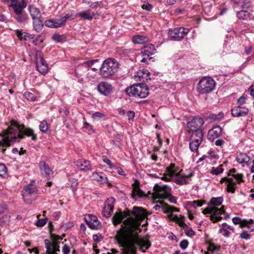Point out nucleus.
<instances>
[{
    "mask_svg": "<svg viewBox=\"0 0 254 254\" xmlns=\"http://www.w3.org/2000/svg\"><path fill=\"white\" fill-rule=\"evenodd\" d=\"M115 199L113 197H110L107 199L102 212L103 216L108 217L111 215L114 209V203Z\"/></svg>",
    "mask_w": 254,
    "mask_h": 254,
    "instance_id": "18",
    "label": "nucleus"
},
{
    "mask_svg": "<svg viewBox=\"0 0 254 254\" xmlns=\"http://www.w3.org/2000/svg\"><path fill=\"white\" fill-rule=\"evenodd\" d=\"M155 192L153 194V198L156 199H166L170 195L171 188L167 185L159 186L156 185L154 187Z\"/></svg>",
    "mask_w": 254,
    "mask_h": 254,
    "instance_id": "9",
    "label": "nucleus"
},
{
    "mask_svg": "<svg viewBox=\"0 0 254 254\" xmlns=\"http://www.w3.org/2000/svg\"><path fill=\"white\" fill-rule=\"evenodd\" d=\"M35 60L38 71L42 74H45L48 71V66L43 59L41 51H38L36 52Z\"/></svg>",
    "mask_w": 254,
    "mask_h": 254,
    "instance_id": "13",
    "label": "nucleus"
},
{
    "mask_svg": "<svg viewBox=\"0 0 254 254\" xmlns=\"http://www.w3.org/2000/svg\"><path fill=\"white\" fill-rule=\"evenodd\" d=\"M7 172V168L3 164H0V176L4 177Z\"/></svg>",
    "mask_w": 254,
    "mask_h": 254,
    "instance_id": "47",
    "label": "nucleus"
},
{
    "mask_svg": "<svg viewBox=\"0 0 254 254\" xmlns=\"http://www.w3.org/2000/svg\"><path fill=\"white\" fill-rule=\"evenodd\" d=\"M148 77L149 72L147 70L144 69L138 70L134 75V78L136 81L142 82L147 81Z\"/></svg>",
    "mask_w": 254,
    "mask_h": 254,
    "instance_id": "22",
    "label": "nucleus"
},
{
    "mask_svg": "<svg viewBox=\"0 0 254 254\" xmlns=\"http://www.w3.org/2000/svg\"><path fill=\"white\" fill-rule=\"evenodd\" d=\"M213 207H212L211 206L208 205V206L206 208L204 209L203 210V211H202L203 214H210L211 215L212 211H213Z\"/></svg>",
    "mask_w": 254,
    "mask_h": 254,
    "instance_id": "56",
    "label": "nucleus"
},
{
    "mask_svg": "<svg viewBox=\"0 0 254 254\" xmlns=\"http://www.w3.org/2000/svg\"><path fill=\"white\" fill-rule=\"evenodd\" d=\"M83 127L85 128L88 131H92L93 130V127L91 125H90L89 124H88L87 122H85L83 125Z\"/></svg>",
    "mask_w": 254,
    "mask_h": 254,
    "instance_id": "61",
    "label": "nucleus"
},
{
    "mask_svg": "<svg viewBox=\"0 0 254 254\" xmlns=\"http://www.w3.org/2000/svg\"><path fill=\"white\" fill-rule=\"evenodd\" d=\"M87 66L94 71L97 70L101 67L100 64L98 63V60H93L88 62Z\"/></svg>",
    "mask_w": 254,
    "mask_h": 254,
    "instance_id": "38",
    "label": "nucleus"
},
{
    "mask_svg": "<svg viewBox=\"0 0 254 254\" xmlns=\"http://www.w3.org/2000/svg\"><path fill=\"white\" fill-rule=\"evenodd\" d=\"M39 167L41 175L43 177L48 178L53 174L52 170L46 164L45 161H42L40 162Z\"/></svg>",
    "mask_w": 254,
    "mask_h": 254,
    "instance_id": "21",
    "label": "nucleus"
},
{
    "mask_svg": "<svg viewBox=\"0 0 254 254\" xmlns=\"http://www.w3.org/2000/svg\"><path fill=\"white\" fill-rule=\"evenodd\" d=\"M29 10L32 19L41 17V14L38 8L33 5L29 7Z\"/></svg>",
    "mask_w": 254,
    "mask_h": 254,
    "instance_id": "29",
    "label": "nucleus"
},
{
    "mask_svg": "<svg viewBox=\"0 0 254 254\" xmlns=\"http://www.w3.org/2000/svg\"><path fill=\"white\" fill-rule=\"evenodd\" d=\"M203 124L204 121L201 118L195 117L187 123V127L189 129V132L190 131H192V132L202 131L201 127Z\"/></svg>",
    "mask_w": 254,
    "mask_h": 254,
    "instance_id": "12",
    "label": "nucleus"
},
{
    "mask_svg": "<svg viewBox=\"0 0 254 254\" xmlns=\"http://www.w3.org/2000/svg\"><path fill=\"white\" fill-rule=\"evenodd\" d=\"M85 220L89 227L93 229H99L102 227L101 223L95 215L89 214L85 217Z\"/></svg>",
    "mask_w": 254,
    "mask_h": 254,
    "instance_id": "17",
    "label": "nucleus"
},
{
    "mask_svg": "<svg viewBox=\"0 0 254 254\" xmlns=\"http://www.w3.org/2000/svg\"><path fill=\"white\" fill-rule=\"evenodd\" d=\"M232 232H234V229L226 223H223L219 230V232L224 237H229Z\"/></svg>",
    "mask_w": 254,
    "mask_h": 254,
    "instance_id": "25",
    "label": "nucleus"
},
{
    "mask_svg": "<svg viewBox=\"0 0 254 254\" xmlns=\"http://www.w3.org/2000/svg\"><path fill=\"white\" fill-rule=\"evenodd\" d=\"M70 251V248L67 245H64L62 248V252L64 254H69Z\"/></svg>",
    "mask_w": 254,
    "mask_h": 254,
    "instance_id": "53",
    "label": "nucleus"
},
{
    "mask_svg": "<svg viewBox=\"0 0 254 254\" xmlns=\"http://www.w3.org/2000/svg\"><path fill=\"white\" fill-rule=\"evenodd\" d=\"M102 5L101 1H97L95 2H92L90 5V6L93 8H96L97 7H101Z\"/></svg>",
    "mask_w": 254,
    "mask_h": 254,
    "instance_id": "58",
    "label": "nucleus"
},
{
    "mask_svg": "<svg viewBox=\"0 0 254 254\" xmlns=\"http://www.w3.org/2000/svg\"><path fill=\"white\" fill-rule=\"evenodd\" d=\"M223 117V113H219L218 115L210 114L209 116V119L213 121L220 120Z\"/></svg>",
    "mask_w": 254,
    "mask_h": 254,
    "instance_id": "44",
    "label": "nucleus"
},
{
    "mask_svg": "<svg viewBox=\"0 0 254 254\" xmlns=\"http://www.w3.org/2000/svg\"><path fill=\"white\" fill-rule=\"evenodd\" d=\"M215 86V82L209 77L201 78L197 85V91L201 94H208L212 92Z\"/></svg>",
    "mask_w": 254,
    "mask_h": 254,
    "instance_id": "6",
    "label": "nucleus"
},
{
    "mask_svg": "<svg viewBox=\"0 0 254 254\" xmlns=\"http://www.w3.org/2000/svg\"><path fill=\"white\" fill-rule=\"evenodd\" d=\"M39 128L42 132H46L48 131L49 127L46 121L43 120L40 122Z\"/></svg>",
    "mask_w": 254,
    "mask_h": 254,
    "instance_id": "40",
    "label": "nucleus"
},
{
    "mask_svg": "<svg viewBox=\"0 0 254 254\" xmlns=\"http://www.w3.org/2000/svg\"><path fill=\"white\" fill-rule=\"evenodd\" d=\"M162 209L164 213H169L168 215V217L170 220L175 221L182 228L184 227L185 225H186L184 223L183 217L180 218L177 215L173 214L175 212H179V209L178 208L169 205H165L162 207Z\"/></svg>",
    "mask_w": 254,
    "mask_h": 254,
    "instance_id": "7",
    "label": "nucleus"
},
{
    "mask_svg": "<svg viewBox=\"0 0 254 254\" xmlns=\"http://www.w3.org/2000/svg\"><path fill=\"white\" fill-rule=\"evenodd\" d=\"M78 15L85 20H92L95 15V13L90 10L82 11L79 12Z\"/></svg>",
    "mask_w": 254,
    "mask_h": 254,
    "instance_id": "32",
    "label": "nucleus"
},
{
    "mask_svg": "<svg viewBox=\"0 0 254 254\" xmlns=\"http://www.w3.org/2000/svg\"><path fill=\"white\" fill-rule=\"evenodd\" d=\"M103 161L107 165H108L110 168H112L113 167L111 160H109L107 157H104Z\"/></svg>",
    "mask_w": 254,
    "mask_h": 254,
    "instance_id": "60",
    "label": "nucleus"
},
{
    "mask_svg": "<svg viewBox=\"0 0 254 254\" xmlns=\"http://www.w3.org/2000/svg\"><path fill=\"white\" fill-rule=\"evenodd\" d=\"M222 167V165H220L219 166L216 168H212V169L210 171V173L214 175H218L222 173L223 172V169Z\"/></svg>",
    "mask_w": 254,
    "mask_h": 254,
    "instance_id": "41",
    "label": "nucleus"
},
{
    "mask_svg": "<svg viewBox=\"0 0 254 254\" xmlns=\"http://www.w3.org/2000/svg\"><path fill=\"white\" fill-rule=\"evenodd\" d=\"M143 194L144 192L139 189L138 186H134L132 190V195L133 197L135 196L141 197L143 196Z\"/></svg>",
    "mask_w": 254,
    "mask_h": 254,
    "instance_id": "39",
    "label": "nucleus"
},
{
    "mask_svg": "<svg viewBox=\"0 0 254 254\" xmlns=\"http://www.w3.org/2000/svg\"><path fill=\"white\" fill-rule=\"evenodd\" d=\"M76 166L80 170L84 171H87L91 169L90 162L88 160L82 159H79L77 161Z\"/></svg>",
    "mask_w": 254,
    "mask_h": 254,
    "instance_id": "26",
    "label": "nucleus"
},
{
    "mask_svg": "<svg viewBox=\"0 0 254 254\" xmlns=\"http://www.w3.org/2000/svg\"><path fill=\"white\" fill-rule=\"evenodd\" d=\"M181 172V171H179L178 167L176 166L174 164H171L166 168V174L163 175L160 174V176L154 175V176L156 178H161L162 180L166 181H170L172 177L177 176Z\"/></svg>",
    "mask_w": 254,
    "mask_h": 254,
    "instance_id": "11",
    "label": "nucleus"
},
{
    "mask_svg": "<svg viewBox=\"0 0 254 254\" xmlns=\"http://www.w3.org/2000/svg\"><path fill=\"white\" fill-rule=\"evenodd\" d=\"M52 39L57 42H60L65 39V37L64 35L56 33L53 35Z\"/></svg>",
    "mask_w": 254,
    "mask_h": 254,
    "instance_id": "43",
    "label": "nucleus"
},
{
    "mask_svg": "<svg viewBox=\"0 0 254 254\" xmlns=\"http://www.w3.org/2000/svg\"><path fill=\"white\" fill-rule=\"evenodd\" d=\"M10 6L13 7L17 16L15 19L17 22L21 23L27 19V15L23 13V9L26 7L27 4L25 1L17 2V0H10Z\"/></svg>",
    "mask_w": 254,
    "mask_h": 254,
    "instance_id": "5",
    "label": "nucleus"
},
{
    "mask_svg": "<svg viewBox=\"0 0 254 254\" xmlns=\"http://www.w3.org/2000/svg\"><path fill=\"white\" fill-rule=\"evenodd\" d=\"M118 69V63L114 59L109 58L103 62L100 67V75L109 78L117 73Z\"/></svg>",
    "mask_w": 254,
    "mask_h": 254,
    "instance_id": "3",
    "label": "nucleus"
},
{
    "mask_svg": "<svg viewBox=\"0 0 254 254\" xmlns=\"http://www.w3.org/2000/svg\"><path fill=\"white\" fill-rule=\"evenodd\" d=\"M92 117L95 120H99L100 119H104V115L101 113L96 112L92 114Z\"/></svg>",
    "mask_w": 254,
    "mask_h": 254,
    "instance_id": "45",
    "label": "nucleus"
},
{
    "mask_svg": "<svg viewBox=\"0 0 254 254\" xmlns=\"http://www.w3.org/2000/svg\"><path fill=\"white\" fill-rule=\"evenodd\" d=\"M156 49L152 44H148L141 49V54L142 57H149L155 53Z\"/></svg>",
    "mask_w": 254,
    "mask_h": 254,
    "instance_id": "24",
    "label": "nucleus"
},
{
    "mask_svg": "<svg viewBox=\"0 0 254 254\" xmlns=\"http://www.w3.org/2000/svg\"><path fill=\"white\" fill-rule=\"evenodd\" d=\"M232 176L237 180L238 183L244 182L243 180V175L242 174H233Z\"/></svg>",
    "mask_w": 254,
    "mask_h": 254,
    "instance_id": "49",
    "label": "nucleus"
},
{
    "mask_svg": "<svg viewBox=\"0 0 254 254\" xmlns=\"http://www.w3.org/2000/svg\"><path fill=\"white\" fill-rule=\"evenodd\" d=\"M248 112L249 109L246 107L236 106L231 110L232 116L236 117L245 116Z\"/></svg>",
    "mask_w": 254,
    "mask_h": 254,
    "instance_id": "20",
    "label": "nucleus"
},
{
    "mask_svg": "<svg viewBox=\"0 0 254 254\" xmlns=\"http://www.w3.org/2000/svg\"><path fill=\"white\" fill-rule=\"evenodd\" d=\"M147 213L140 207L134 206L132 211L127 210L116 212L113 217V223L115 225L120 223L126 217H128L123 222L124 226L117 231L116 238L122 248L123 254H136V248L145 252L151 246L148 240L139 237L141 232L140 226L141 221L147 217Z\"/></svg>",
    "mask_w": 254,
    "mask_h": 254,
    "instance_id": "1",
    "label": "nucleus"
},
{
    "mask_svg": "<svg viewBox=\"0 0 254 254\" xmlns=\"http://www.w3.org/2000/svg\"><path fill=\"white\" fill-rule=\"evenodd\" d=\"M223 200L222 197H212L208 205L212 207H217L222 204Z\"/></svg>",
    "mask_w": 254,
    "mask_h": 254,
    "instance_id": "33",
    "label": "nucleus"
},
{
    "mask_svg": "<svg viewBox=\"0 0 254 254\" xmlns=\"http://www.w3.org/2000/svg\"><path fill=\"white\" fill-rule=\"evenodd\" d=\"M189 31V29L184 27L176 28L170 29L168 31V35L172 40L180 41L187 35Z\"/></svg>",
    "mask_w": 254,
    "mask_h": 254,
    "instance_id": "10",
    "label": "nucleus"
},
{
    "mask_svg": "<svg viewBox=\"0 0 254 254\" xmlns=\"http://www.w3.org/2000/svg\"><path fill=\"white\" fill-rule=\"evenodd\" d=\"M222 132V128L219 126H216L210 129L208 132V139L213 141L215 138H217Z\"/></svg>",
    "mask_w": 254,
    "mask_h": 254,
    "instance_id": "23",
    "label": "nucleus"
},
{
    "mask_svg": "<svg viewBox=\"0 0 254 254\" xmlns=\"http://www.w3.org/2000/svg\"><path fill=\"white\" fill-rule=\"evenodd\" d=\"M238 106H240V107H246L244 106V105L246 103V98L244 96L240 97L238 99Z\"/></svg>",
    "mask_w": 254,
    "mask_h": 254,
    "instance_id": "48",
    "label": "nucleus"
},
{
    "mask_svg": "<svg viewBox=\"0 0 254 254\" xmlns=\"http://www.w3.org/2000/svg\"><path fill=\"white\" fill-rule=\"evenodd\" d=\"M47 219V218L39 219V220H38L36 222V225L39 227H41L44 226L46 224Z\"/></svg>",
    "mask_w": 254,
    "mask_h": 254,
    "instance_id": "50",
    "label": "nucleus"
},
{
    "mask_svg": "<svg viewBox=\"0 0 254 254\" xmlns=\"http://www.w3.org/2000/svg\"><path fill=\"white\" fill-rule=\"evenodd\" d=\"M232 222L235 225L239 224L240 227H247L251 231H254V220L250 219L247 220L246 219H242L239 217H235L232 218Z\"/></svg>",
    "mask_w": 254,
    "mask_h": 254,
    "instance_id": "15",
    "label": "nucleus"
},
{
    "mask_svg": "<svg viewBox=\"0 0 254 254\" xmlns=\"http://www.w3.org/2000/svg\"><path fill=\"white\" fill-rule=\"evenodd\" d=\"M236 160L238 163L244 166L245 164H248L250 160V158L247 154L240 153L237 156Z\"/></svg>",
    "mask_w": 254,
    "mask_h": 254,
    "instance_id": "28",
    "label": "nucleus"
},
{
    "mask_svg": "<svg viewBox=\"0 0 254 254\" xmlns=\"http://www.w3.org/2000/svg\"><path fill=\"white\" fill-rule=\"evenodd\" d=\"M191 174L189 175H184L181 174V172L176 176V182L179 185H186L189 183V179L191 177Z\"/></svg>",
    "mask_w": 254,
    "mask_h": 254,
    "instance_id": "27",
    "label": "nucleus"
},
{
    "mask_svg": "<svg viewBox=\"0 0 254 254\" xmlns=\"http://www.w3.org/2000/svg\"><path fill=\"white\" fill-rule=\"evenodd\" d=\"M203 138L202 131H196L192 132L190 138L189 147L192 152H196L199 146L201 143Z\"/></svg>",
    "mask_w": 254,
    "mask_h": 254,
    "instance_id": "8",
    "label": "nucleus"
},
{
    "mask_svg": "<svg viewBox=\"0 0 254 254\" xmlns=\"http://www.w3.org/2000/svg\"><path fill=\"white\" fill-rule=\"evenodd\" d=\"M92 177L94 180L98 181L103 182V183H106L108 181L107 178L103 172H94L92 174Z\"/></svg>",
    "mask_w": 254,
    "mask_h": 254,
    "instance_id": "31",
    "label": "nucleus"
},
{
    "mask_svg": "<svg viewBox=\"0 0 254 254\" xmlns=\"http://www.w3.org/2000/svg\"><path fill=\"white\" fill-rule=\"evenodd\" d=\"M250 0H244L242 2V7L243 9H247L250 7Z\"/></svg>",
    "mask_w": 254,
    "mask_h": 254,
    "instance_id": "51",
    "label": "nucleus"
},
{
    "mask_svg": "<svg viewBox=\"0 0 254 254\" xmlns=\"http://www.w3.org/2000/svg\"><path fill=\"white\" fill-rule=\"evenodd\" d=\"M25 135L32 136L33 140L37 139L36 135L32 129L25 128L23 125H19L17 122L12 121L8 128L2 132V136L4 138L0 141V147H2V152L4 153L6 150L4 147L10 146L11 143L18 141L23 138Z\"/></svg>",
    "mask_w": 254,
    "mask_h": 254,
    "instance_id": "2",
    "label": "nucleus"
},
{
    "mask_svg": "<svg viewBox=\"0 0 254 254\" xmlns=\"http://www.w3.org/2000/svg\"><path fill=\"white\" fill-rule=\"evenodd\" d=\"M207 249L208 251L213 253L215 250L217 249V248L214 245V244L209 243L208 245Z\"/></svg>",
    "mask_w": 254,
    "mask_h": 254,
    "instance_id": "57",
    "label": "nucleus"
},
{
    "mask_svg": "<svg viewBox=\"0 0 254 254\" xmlns=\"http://www.w3.org/2000/svg\"><path fill=\"white\" fill-rule=\"evenodd\" d=\"M183 229L187 235L191 237L194 235V232L187 225H185Z\"/></svg>",
    "mask_w": 254,
    "mask_h": 254,
    "instance_id": "42",
    "label": "nucleus"
},
{
    "mask_svg": "<svg viewBox=\"0 0 254 254\" xmlns=\"http://www.w3.org/2000/svg\"><path fill=\"white\" fill-rule=\"evenodd\" d=\"M240 237L242 239L248 240L250 238V235L246 231H243L240 234Z\"/></svg>",
    "mask_w": 254,
    "mask_h": 254,
    "instance_id": "55",
    "label": "nucleus"
},
{
    "mask_svg": "<svg viewBox=\"0 0 254 254\" xmlns=\"http://www.w3.org/2000/svg\"><path fill=\"white\" fill-rule=\"evenodd\" d=\"M238 17L240 19L247 20L250 18V13L245 10H241L240 11H238L237 13Z\"/></svg>",
    "mask_w": 254,
    "mask_h": 254,
    "instance_id": "37",
    "label": "nucleus"
},
{
    "mask_svg": "<svg viewBox=\"0 0 254 254\" xmlns=\"http://www.w3.org/2000/svg\"><path fill=\"white\" fill-rule=\"evenodd\" d=\"M24 97L28 100L35 101L36 99L35 96L32 93L26 92L24 94Z\"/></svg>",
    "mask_w": 254,
    "mask_h": 254,
    "instance_id": "46",
    "label": "nucleus"
},
{
    "mask_svg": "<svg viewBox=\"0 0 254 254\" xmlns=\"http://www.w3.org/2000/svg\"><path fill=\"white\" fill-rule=\"evenodd\" d=\"M33 25L34 30L37 32H40L43 28V24L41 18L33 19Z\"/></svg>",
    "mask_w": 254,
    "mask_h": 254,
    "instance_id": "34",
    "label": "nucleus"
},
{
    "mask_svg": "<svg viewBox=\"0 0 254 254\" xmlns=\"http://www.w3.org/2000/svg\"><path fill=\"white\" fill-rule=\"evenodd\" d=\"M249 90L250 92L251 95L254 97V85L251 86Z\"/></svg>",
    "mask_w": 254,
    "mask_h": 254,
    "instance_id": "64",
    "label": "nucleus"
},
{
    "mask_svg": "<svg viewBox=\"0 0 254 254\" xmlns=\"http://www.w3.org/2000/svg\"><path fill=\"white\" fill-rule=\"evenodd\" d=\"M224 206H222L221 208L213 207L210 215V220L213 222L216 223L222 219V214H225L223 210Z\"/></svg>",
    "mask_w": 254,
    "mask_h": 254,
    "instance_id": "19",
    "label": "nucleus"
},
{
    "mask_svg": "<svg viewBox=\"0 0 254 254\" xmlns=\"http://www.w3.org/2000/svg\"><path fill=\"white\" fill-rule=\"evenodd\" d=\"M23 39L27 40L29 38H33V36L29 34L28 33H23Z\"/></svg>",
    "mask_w": 254,
    "mask_h": 254,
    "instance_id": "63",
    "label": "nucleus"
},
{
    "mask_svg": "<svg viewBox=\"0 0 254 254\" xmlns=\"http://www.w3.org/2000/svg\"><path fill=\"white\" fill-rule=\"evenodd\" d=\"M129 96L144 98L149 94L148 88L144 84H133L126 89Z\"/></svg>",
    "mask_w": 254,
    "mask_h": 254,
    "instance_id": "4",
    "label": "nucleus"
},
{
    "mask_svg": "<svg viewBox=\"0 0 254 254\" xmlns=\"http://www.w3.org/2000/svg\"><path fill=\"white\" fill-rule=\"evenodd\" d=\"M127 116L128 120L132 119L135 116V113L133 111H128L127 113Z\"/></svg>",
    "mask_w": 254,
    "mask_h": 254,
    "instance_id": "62",
    "label": "nucleus"
},
{
    "mask_svg": "<svg viewBox=\"0 0 254 254\" xmlns=\"http://www.w3.org/2000/svg\"><path fill=\"white\" fill-rule=\"evenodd\" d=\"M203 203L201 200H196V201H193L191 202V206L193 207L194 208H196L197 207H200L202 205Z\"/></svg>",
    "mask_w": 254,
    "mask_h": 254,
    "instance_id": "52",
    "label": "nucleus"
},
{
    "mask_svg": "<svg viewBox=\"0 0 254 254\" xmlns=\"http://www.w3.org/2000/svg\"><path fill=\"white\" fill-rule=\"evenodd\" d=\"M36 188L32 186L25 187L22 192L23 197L24 198L26 197L36 193Z\"/></svg>",
    "mask_w": 254,
    "mask_h": 254,
    "instance_id": "30",
    "label": "nucleus"
},
{
    "mask_svg": "<svg viewBox=\"0 0 254 254\" xmlns=\"http://www.w3.org/2000/svg\"><path fill=\"white\" fill-rule=\"evenodd\" d=\"M97 89L101 94L108 96L111 94L113 87L111 83L107 81H102L98 84Z\"/></svg>",
    "mask_w": 254,
    "mask_h": 254,
    "instance_id": "16",
    "label": "nucleus"
},
{
    "mask_svg": "<svg viewBox=\"0 0 254 254\" xmlns=\"http://www.w3.org/2000/svg\"><path fill=\"white\" fill-rule=\"evenodd\" d=\"M132 41L133 43L138 44H143L148 41V38L142 35H136L132 37Z\"/></svg>",
    "mask_w": 254,
    "mask_h": 254,
    "instance_id": "35",
    "label": "nucleus"
},
{
    "mask_svg": "<svg viewBox=\"0 0 254 254\" xmlns=\"http://www.w3.org/2000/svg\"><path fill=\"white\" fill-rule=\"evenodd\" d=\"M141 7L143 9L146 10L147 11H150L152 8V5L149 3L146 2L142 5Z\"/></svg>",
    "mask_w": 254,
    "mask_h": 254,
    "instance_id": "54",
    "label": "nucleus"
},
{
    "mask_svg": "<svg viewBox=\"0 0 254 254\" xmlns=\"http://www.w3.org/2000/svg\"><path fill=\"white\" fill-rule=\"evenodd\" d=\"M69 17L68 14H66L61 19H51L45 21L46 26L50 28H58L64 26L67 18Z\"/></svg>",
    "mask_w": 254,
    "mask_h": 254,
    "instance_id": "14",
    "label": "nucleus"
},
{
    "mask_svg": "<svg viewBox=\"0 0 254 254\" xmlns=\"http://www.w3.org/2000/svg\"><path fill=\"white\" fill-rule=\"evenodd\" d=\"M188 246V242L187 240H183L181 241L180 244V247L183 250L186 249L187 248Z\"/></svg>",
    "mask_w": 254,
    "mask_h": 254,
    "instance_id": "59",
    "label": "nucleus"
},
{
    "mask_svg": "<svg viewBox=\"0 0 254 254\" xmlns=\"http://www.w3.org/2000/svg\"><path fill=\"white\" fill-rule=\"evenodd\" d=\"M236 189V183L234 182L233 179L227 180V190L228 192L234 193Z\"/></svg>",
    "mask_w": 254,
    "mask_h": 254,
    "instance_id": "36",
    "label": "nucleus"
}]
</instances>
